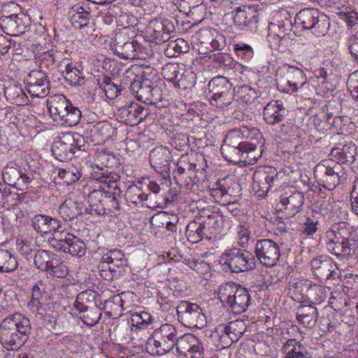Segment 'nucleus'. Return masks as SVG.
<instances>
[{"instance_id": "f257e3e1", "label": "nucleus", "mask_w": 358, "mask_h": 358, "mask_svg": "<svg viewBox=\"0 0 358 358\" xmlns=\"http://www.w3.org/2000/svg\"><path fill=\"white\" fill-rule=\"evenodd\" d=\"M352 235V228L346 222L334 224L326 232L327 250L340 260L358 259V240Z\"/></svg>"}, {"instance_id": "f03ea898", "label": "nucleus", "mask_w": 358, "mask_h": 358, "mask_svg": "<svg viewBox=\"0 0 358 358\" xmlns=\"http://www.w3.org/2000/svg\"><path fill=\"white\" fill-rule=\"evenodd\" d=\"M48 111L54 121L66 127H73L78 124L81 118V111L63 94H55L47 101Z\"/></svg>"}, {"instance_id": "7ed1b4c3", "label": "nucleus", "mask_w": 358, "mask_h": 358, "mask_svg": "<svg viewBox=\"0 0 358 358\" xmlns=\"http://www.w3.org/2000/svg\"><path fill=\"white\" fill-rule=\"evenodd\" d=\"M178 336V329L172 324L165 323L156 329L145 343L148 353L162 356L173 349Z\"/></svg>"}, {"instance_id": "20e7f679", "label": "nucleus", "mask_w": 358, "mask_h": 358, "mask_svg": "<svg viewBox=\"0 0 358 358\" xmlns=\"http://www.w3.org/2000/svg\"><path fill=\"white\" fill-rule=\"evenodd\" d=\"M110 48L114 54L126 59H145L150 55V49L123 33L115 35Z\"/></svg>"}, {"instance_id": "39448f33", "label": "nucleus", "mask_w": 358, "mask_h": 358, "mask_svg": "<svg viewBox=\"0 0 358 358\" xmlns=\"http://www.w3.org/2000/svg\"><path fill=\"white\" fill-rule=\"evenodd\" d=\"M314 175L320 186L329 190L334 189L345 172L341 163L331 159H324L315 167Z\"/></svg>"}, {"instance_id": "423d86ee", "label": "nucleus", "mask_w": 358, "mask_h": 358, "mask_svg": "<svg viewBox=\"0 0 358 358\" xmlns=\"http://www.w3.org/2000/svg\"><path fill=\"white\" fill-rule=\"evenodd\" d=\"M306 80V74L301 69L288 64L279 68L275 76L278 90L290 94L303 87Z\"/></svg>"}, {"instance_id": "0eeeda50", "label": "nucleus", "mask_w": 358, "mask_h": 358, "mask_svg": "<svg viewBox=\"0 0 358 358\" xmlns=\"http://www.w3.org/2000/svg\"><path fill=\"white\" fill-rule=\"evenodd\" d=\"M164 78L180 90L192 89L196 80L192 68H186L183 64L167 63L162 68Z\"/></svg>"}, {"instance_id": "6e6552de", "label": "nucleus", "mask_w": 358, "mask_h": 358, "mask_svg": "<svg viewBox=\"0 0 358 358\" xmlns=\"http://www.w3.org/2000/svg\"><path fill=\"white\" fill-rule=\"evenodd\" d=\"M295 23L301 25L303 29L311 30L317 36H324L330 27L329 17L316 8L300 10L296 15Z\"/></svg>"}, {"instance_id": "1a4fd4ad", "label": "nucleus", "mask_w": 358, "mask_h": 358, "mask_svg": "<svg viewBox=\"0 0 358 358\" xmlns=\"http://www.w3.org/2000/svg\"><path fill=\"white\" fill-rule=\"evenodd\" d=\"M94 179L107 185L109 190L103 191L105 204L108 206V210L114 212L120 209V200L122 198V192L117 184L120 179L118 174L106 170L103 173H96Z\"/></svg>"}, {"instance_id": "9d476101", "label": "nucleus", "mask_w": 358, "mask_h": 358, "mask_svg": "<svg viewBox=\"0 0 358 358\" xmlns=\"http://www.w3.org/2000/svg\"><path fill=\"white\" fill-rule=\"evenodd\" d=\"M50 244L56 250L69 252L74 257H83L86 252L85 243L66 230L55 234L50 239Z\"/></svg>"}, {"instance_id": "9b49d317", "label": "nucleus", "mask_w": 358, "mask_h": 358, "mask_svg": "<svg viewBox=\"0 0 358 358\" xmlns=\"http://www.w3.org/2000/svg\"><path fill=\"white\" fill-rule=\"evenodd\" d=\"M176 308L178 320L185 327L201 329L206 325V317L197 303L182 301Z\"/></svg>"}, {"instance_id": "f8f14e48", "label": "nucleus", "mask_w": 358, "mask_h": 358, "mask_svg": "<svg viewBox=\"0 0 358 358\" xmlns=\"http://www.w3.org/2000/svg\"><path fill=\"white\" fill-rule=\"evenodd\" d=\"M210 101L213 106L223 108L229 106L233 101L234 94L231 92V84L224 76H217L211 79L208 85Z\"/></svg>"}, {"instance_id": "ddd939ff", "label": "nucleus", "mask_w": 358, "mask_h": 358, "mask_svg": "<svg viewBox=\"0 0 358 358\" xmlns=\"http://www.w3.org/2000/svg\"><path fill=\"white\" fill-rule=\"evenodd\" d=\"M17 320H6L5 318L0 324V343L8 350H16L22 346L28 340L29 335L21 333L15 328Z\"/></svg>"}, {"instance_id": "4468645a", "label": "nucleus", "mask_w": 358, "mask_h": 358, "mask_svg": "<svg viewBox=\"0 0 358 358\" xmlns=\"http://www.w3.org/2000/svg\"><path fill=\"white\" fill-rule=\"evenodd\" d=\"M310 265L313 275L321 282L336 281L340 276L336 263L328 256H317L311 260Z\"/></svg>"}, {"instance_id": "2eb2a0df", "label": "nucleus", "mask_w": 358, "mask_h": 358, "mask_svg": "<svg viewBox=\"0 0 358 358\" xmlns=\"http://www.w3.org/2000/svg\"><path fill=\"white\" fill-rule=\"evenodd\" d=\"M175 27L167 19H153L150 21L146 29L147 37L157 45L169 41L171 34L174 32Z\"/></svg>"}, {"instance_id": "dca6fc26", "label": "nucleus", "mask_w": 358, "mask_h": 358, "mask_svg": "<svg viewBox=\"0 0 358 358\" xmlns=\"http://www.w3.org/2000/svg\"><path fill=\"white\" fill-rule=\"evenodd\" d=\"M255 252L260 263L266 266H273L276 264L280 256L278 244L270 239L257 241Z\"/></svg>"}, {"instance_id": "f3484780", "label": "nucleus", "mask_w": 358, "mask_h": 358, "mask_svg": "<svg viewBox=\"0 0 358 358\" xmlns=\"http://www.w3.org/2000/svg\"><path fill=\"white\" fill-rule=\"evenodd\" d=\"M30 24V17L24 13L3 15L0 18L2 31L10 36H16L25 33Z\"/></svg>"}, {"instance_id": "a211bd4d", "label": "nucleus", "mask_w": 358, "mask_h": 358, "mask_svg": "<svg viewBox=\"0 0 358 358\" xmlns=\"http://www.w3.org/2000/svg\"><path fill=\"white\" fill-rule=\"evenodd\" d=\"M149 109L136 103L131 102L119 108L117 115L121 122L136 126L149 115Z\"/></svg>"}, {"instance_id": "6ab92c4d", "label": "nucleus", "mask_w": 358, "mask_h": 358, "mask_svg": "<svg viewBox=\"0 0 358 358\" xmlns=\"http://www.w3.org/2000/svg\"><path fill=\"white\" fill-rule=\"evenodd\" d=\"M171 152L165 147L155 148L150 154V162L154 169L163 179H169L171 172Z\"/></svg>"}, {"instance_id": "aec40b11", "label": "nucleus", "mask_w": 358, "mask_h": 358, "mask_svg": "<svg viewBox=\"0 0 358 358\" xmlns=\"http://www.w3.org/2000/svg\"><path fill=\"white\" fill-rule=\"evenodd\" d=\"M28 93L34 97H45L50 92V82L48 76L41 71H32L27 82Z\"/></svg>"}, {"instance_id": "412c9836", "label": "nucleus", "mask_w": 358, "mask_h": 358, "mask_svg": "<svg viewBox=\"0 0 358 358\" xmlns=\"http://www.w3.org/2000/svg\"><path fill=\"white\" fill-rule=\"evenodd\" d=\"M2 176L5 182L19 190L26 189L34 179L31 173H24L20 169L15 167H6Z\"/></svg>"}, {"instance_id": "4be33fe9", "label": "nucleus", "mask_w": 358, "mask_h": 358, "mask_svg": "<svg viewBox=\"0 0 358 358\" xmlns=\"http://www.w3.org/2000/svg\"><path fill=\"white\" fill-rule=\"evenodd\" d=\"M73 141L71 133H65L54 141L51 150L57 160L64 162L72 159L74 155Z\"/></svg>"}, {"instance_id": "5701e85b", "label": "nucleus", "mask_w": 358, "mask_h": 358, "mask_svg": "<svg viewBox=\"0 0 358 358\" xmlns=\"http://www.w3.org/2000/svg\"><path fill=\"white\" fill-rule=\"evenodd\" d=\"M31 226L37 233H52V236L57 232L64 231L62 223L59 220L43 214H38L32 217Z\"/></svg>"}, {"instance_id": "b1692460", "label": "nucleus", "mask_w": 358, "mask_h": 358, "mask_svg": "<svg viewBox=\"0 0 358 358\" xmlns=\"http://www.w3.org/2000/svg\"><path fill=\"white\" fill-rule=\"evenodd\" d=\"M59 71L62 72L66 83L72 86H82L85 80L83 73L73 64L69 59H63L58 64Z\"/></svg>"}, {"instance_id": "393cba45", "label": "nucleus", "mask_w": 358, "mask_h": 358, "mask_svg": "<svg viewBox=\"0 0 358 358\" xmlns=\"http://www.w3.org/2000/svg\"><path fill=\"white\" fill-rule=\"evenodd\" d=\"M220 263L231 272L238 273L245 271L246 259L241 249L233 248L229 253L222 255Z\"/></svg>"}, {"instance_id": "a878e982", "label": "nucleus", "mask_w": 358, "mask_h": 358, "mask_svg": "<svg viewBox=\"0 0 358 358\" xmlns=\"http://www.w3.org/2000/svg\"><path fill=\"white\" fill-rule=\"evenodd\" d=\"M304 203V196L299 191L285 192L280 197V203L287 215L294 216L298 213Z\"/></svg>"}, {"instance_id": "bb28decb", "label": "nucleus", "mask_w": 358, "mask_h": 358, "mask_svg": "<svg viewBox=\"0 0 358 358\" xmlns=\"http://www.w3.org/2000/svg\"><path fill=\"white\" fill-rule=\"evenodd\" d=\"M285 342L282 346L285 358H312L307 348L295 338L283 337Z\"/></svg>"}, {"instance_id": "cd10ccee", "label": "nucleus", "mask_w": 358, "mask_h": 358, "mask_svg": "<svg viewBox=\"0 0 358 358\" xmlns=\"http://www.w3.org/2000/svg\"><path fill=\"white\" fill-rule=\"evenodd\" d=\"M199 42L202 45L206 46L210 52L222 50L226 47L225 37L220 33L205 30L200 32Z\"/></svg>"}, {"instance_id": "c85d7f7f", "label": "nucleus", "mask_w": 358, "mask_h": 358, "mask_svg": "<svg viewBox=\"0 0 358 358\" xmlns=\"http://www.w3.org/2000/svg\"><path fill=\"white\" fill-rule=\"evenodd\" d=\"M318 317L317 308L313 304H302L297 308V321L306 327L313 328L315 326Z\"/></svg>"}, {"instance_id": "c756f323", "label": "nucleus", "mask_w": 358, "mask_h": 358, "mask_svg": "<svg viewBox=\"0 0 358 358\" xmlns=\"http://www.w3.org/2000/svg\"><path fill=\"white\" fill-rule=\"evenodd\" d=\"M239 148H232L227 145H222L221 153L223 157L229 162L238 164L240 167L246 166V161L241 157L246 152V143H238Z\"/></svg>"}, {"instance_id": "7c9ffc66", "label": "nucleus", "mask_w": 358, "mask_h": 358, "mask_svg": "<svg viewBox=\"0 0 358 358\" xmlns=\"http://www.w3.org/2000/svg\"><path fill=\"white\" fill-rule=\"evenodd\" d=\"M285 108L278 101H271L264 108V119L268 124H275L285 117Z\"/></svg>"}, {"instance_id": "2f4dec72", "label": "nucleus", "mask_w": 358, "mask_h": 358, "mask_svg": "<svg viewBox=\"0 0 358 358\" xmlns=\"http://www.w3.org/2000/svg\"><path fill=\"white\" fill-rule=\"evenodd\" d=\"M245 66L241 62H237L234 65V74L236 76L235 80L236 85L234 88V96L236 97L237 101L242 103H245V81L246 80V74H245Z\"/></svg>"}, {"instance_id": "473e14b6", "label": "nucleus", "mask_w": 358, "mask_h": 358, "mask_svg": "<svg viewBox=\"0 0 358 358\" xmlns=\"http://www.w3.org/2000/svg\"><path fill=\"white\" fill-rule=\"evenodd\" d=\"M4 95L7 100L17 106L26 105L29 101L21 86L16 83L6 87L4 88Z\"/></svg>"}, {"instance_id": "72a5a7b5", "label": "nucleus", "mask_w": 358, "mask_h": 358, "mask_svg": "<svg viewBox=\"0 0 358 358\" xmlns=\"http://www.w3.org/2000/svg\"><path fill=\"white\" fill-rule=\"evenodd\" d=\"M348 117L343 116H336L333 117L331 113H326L324 112H322L315 115L314 122L315 125H320V123L324 122L328 126H331L335 128L336 130L342 129L343 127H344L348 122Z\"/></svg>"}, {"instance_id": "f704fd0d", "label": "nucleus", "mask_w": 358, "mask_h": 358, "mask_svg": "<svg viewBox=\"0 0 358 358\" xmlns=\"http://www.w3.org/2000/svg\"><path fill=\"white\" fill-rule=\"evenodd\" d=\"M357 147L355 143L350 142L343 145V148H334L331 154L342 162L352 163L357 155Z\"/></svg>"}, {"instance_id": "c9c22d12", "label": "nucleus", "mask_w": 358, "mask_h": 358, "mask_svg": "<svg viewBox=\"0 0 358 358\" xmlns=\"http://www.w3.org/2000/svg\"><path fill=\"white\" fill-rule=\"evenodd\" d=\"M104 194L103 191L94 190L89 194V203L90 210L87 213L102 215L106 213L104 201L103 199Z\"/></svg>"}, {"instance_id": "e433bc0d", "label": "nucleus", "mask_w": 358, "mask_h": 358, "mask_svg": "<svg viewBox=\"0 0 358 358\" xmlns=\"http://www.w3.org/2000/svg\"><path fill=\"white\" fill-rule=\"evenodd\" d=\"M271 348L266 341L254 340L248 343V352L250 358H266L271 353Z\"/></svg>"}, {"instance_id": "4c0bfd02", "label": "nucleus", "mask_w": 358, "mask_h": 358, "mask_svg": "<svg viewBox=\"0 0 358 358\" xmlns=\"http://www.w3.org/2000/svg\"><path fill=\"white\" fill-rule=\"evenodd\" d=\"M223 329L225 336H228L232 342H236L245 332L246 324L244 320H235L223 327Z\"/></svg>"}, {"instance_id": "58836bf2", "label": "nucleus", "mask_w": 358, "mask_h": 358, "mask_svg": "<svg viewBox=\"0 0 358 358\" xmlns=\"http://www.w3.org/2000/svg\"><path fill=\"white\" fill-rule=\"evenodd\" d=\"M153 74L157 75V71L150 68H147L143 73V86L137 94L136 99L142 101L145 103H148L150 86L152 84V76Z\"/></svg>"}, {"instance_id": "ea45409f", "label": "nucleus", "mask_w": 358, "mask_h": 358, "mask_svg": "<svg viewBox=\"0 0 358 358\" xmlns=\"http://www.w3.org/2000/svg\"><path fill=\"white\" fill-rule=\"evenodd\" d=\"M189 50L188 43L183 38H177L169 42L164 54L168 57H175L187 53Z\"/></svg>"}, {"instance_id": "a19ab883", "label": "nucleus", "mask_w": 358, "mask_h": 358, "mask_svg": "<svg viewBox=\"0 0 358 358\" xmlns=\"http://www.w3.org/2000/svg\"><path fill=\"white\" fill-rule=\"evenodd\" d=\"M99 85L109 99H115L122 90L114 80L108 76H104L101 80H99Z\"/></svg>"}, {"instance_id": "79ce46f5", "label": "nucleus", "mask_w": 358, "mask_h": 358, "mask_svg": "<svg viewBox=\"0 0 358 358\" xmlns=\"http://www.w3.org/2000/svg\"><path fill=\"white\" fill-rule=\"evenodd\" d=\"M235 314H241L246 310V289H236L229 303Z\"/></svg>"}, {"instance_id": "37998d69", "label": "nucleus", "mask_w": 358, "mask_h": 358, "mask_svg": "<svg viewBox=\"0 0 358 358\" xmlns=\"http://www.w3.org/2000/svg\"><path fill=\"white\" fill-rule=\"evenodd\" d=\"M78 203L71 199L65 200L59 207V213L65 221H69L81 214Z\"/></svg>"}, {"instance_id": "c03bdc74", "label": "nucleus", "mask_w": 358, "mask_h": 358, "mask_svg": "<svg viewBox=\"0 0 358 358\" xmlns=\"http://www.w3.org/2000/svg\"><path fill=\"white\" fill-rule=\"evenodd\" d=\"M97 161L101 166L105 167V169H103L99 166H97V169L99 171V173H103L106 170L110 171L109 170L110 169H112L113 167H115L119 164V159L116 157L113 154L108 152H99L97 155ZM96 173H98V171H95L94 173V178Z\"/></svg>"}, {"instance_id": "a18cd8bd", "label": "nucleus", "mask_w": 358, "mask_h": 358, "mask_svg": "<svg viewBox=\"0 0 358 358\" xmlns=\"http://www.w3.org/2000/svg\"><path fill=\"white\" fill-rule=\"evenodd\" d=\"M52 262L49 265V268L45 271L51 275L57 278H64L69 273V269L64 261L57 255L55 256Z\"/></svg>"}, {"instance_id": "49530a36", "label": "nucleus", "mask_w": 358, "mask_h": 358, "mask_svg": "<svg viewBox=\"0 0 358 358\" xmlns=\"http://www.w3.org/2000/svg\"><path fill=\"white\" fill-rule=\"evenodd\" d=\"M204 229V223L192 221L186 227V236L189 241L196 243L203 238Z\"/></svg>"}, {"instance_id": "de8ad7c7", "label": "nucleus", "mask_w": 358, "mask_h": 358, "mask_svg": "<svg viewBox=\"0 0 358 358\" xmlns=\"http://www.w3.org/2000/svg\"><path fill=\"white\" fill-rule=\"evenodd\" d=\"M17 267L15 257L8 250H0V272L10 273Z\"/></svg>"}, {"instance_id": "09e8293b", "label": "nucleus", "mask_w": 358, "mask_h": 358, "mask_svg": "<svg viewBox=\"0 0 358 358\" xmlns=\"http://www.w3.org/2000/svg\"><path fill=\"white\" fill-rule=\"evenodd\" d=\"M264 139L262 133L255 128L248 129V158L250 151L254 149H263Z\"/></svg>"}, {"instance_id": "8fccbe9b", "label": "nucleus", "mask_w": 358, "mask_h": 358, "mask_svg": "<svg viewBox=\"0 0 358 358\" xmlns=\"http://www.w3.org/2000/svg\"><path fill=\"white\" fill-rule=\"evenodd\" d=\"M56 254L52 252L39 250L34 255V264L36 266L42 271H45L49 268L50 264L52 262Z\"/></svg>"}, {"instance_id": "3c124183", "label": "nucleus", "mask_w": 358, "mask_h": 358, "mask_svg": "<svg viewBox=\"0 0 358 358\" xmlns=\"http://www.w3.org/2000/svg\"><path fill=\"white\" fill-rule=\"evenodd\" d=\"M70 21L73 27L81 29L86 27L90 21V13L83 7H79L76 11L73 10L70 16Z\"/></svg>"}, {"instance_id": "603ef678", "label": "nucleus", "mask_w": 358, "mask_h": 358, "mask_svg": "<svg viewBox=\"0 0 358 358\" xmlns=\"http://www.w3.org/2000/svg\"><path fill=\"white\" fill-rule=\"evenodd\" d=\"M307 296L312 300L310 304L313 305L321 303L327 296L324 287L321 285H312L310 282H308Z\"/></svg>"}, {"instance_id": "864d4df0", "label": "nucleus", "mask_w": 358, "mask_h": 358, "mask_svg": "<svg viewBox=\"0 0 358 358\" xmlns=\"http://www.w3.org/2000/svg\"><path fill=\"white\" fill-rule=\"evenodd\" d=\"M308 281L300 280L294 283H289V293L291 297L296 301H301L303 299L305 292H308Z\"/></svg>"}, {"instance_id": "5fc2aeb1", "label": "nucleus", "mask_w": 358, "mask_h": 358, "mask_svg": "<svg viewBox=\"0 0 358 358\" xmlns=\"http://www.w3.org/2000/svg\"><path fill=\"white\" fill-rule=\"evenodd\" d=\"M194 335L192 334H185L178 336L175 347L180 355L188 356V352L190 350L191 345H194Z\"/></svg>"}, {"instance_id": "6e6d98bb", "label": "nucleus", "mask_w": 358, "mask_h": 358, "mask_svg": "<svg viewBox=\"0 0 358 358\" xmlns=\"http://www.w3.org/2000/svg\"><path fill=\"white\" fill-rule=\"evenodd\" d=\"M101 315L102 314L100 309L94 305L83 314V315L80 316V319L86 326L92 327L99 322Z\"/></svg>"}, {"instance_id": "4d7b16f0", "label": "nucleus", "mask_w": 358, "mask_h": 358, "mask_svg": "<svg viewBox=\"0 0 358 358\" xmlns=\"http://www.w3.org/2000/svg\"><path fill=\"white\" fill-rule=\"evenodd\" d=\"M152 316L148 312L135 313L131 315V326L138 329H145L152 322Z\"/></svg>"}, {"instance_id": "13d9d810", "label": "nucleus", "mask_w": 358, "mask_h": 358, "mask_svg": "<svg viewBox=\"0 0 358 358\" xmlns=\"http://www.w3.org/2000/svg\"><path fill=\"white\" fill-rule=\"evenodd\" d=\"M6 320H17L18 322L15 324V328L21 330V333L27 334L28 335L30 334L31 327L30 324V320L28 317H25L22 314L20 313H15L13 314H10L5 317Z\"/></svg>"}, {"instance_id": "bf43d9fd", "label": "nucleus", "mask_w": 358, "mask_h": 358, "mask_svg": "<svg viewBox=\"0 0 358 358\" xmlns=\"http://www.w3.org/2000/svg\"><path fill=\"white\" fill-rule=\"evenodd\" d=\"M126 196L131 203L137 206L143 201H146L148 195L144 193L138 186L131 185L126 192Z\"/></svg>"}, {"instance_id": "052dcab7", "label": "nucleus", "mask_w": 358, "mask_h": 358, "mask_svg": "<svg viewBox=\"0 0 358 358\" xmlns=\"http://www.w3.org/2000/svg\"><path fill=\"white\" fill-rule=\"evenodd\" d=\"M48 299L45 285L40 280L32 287L31 298L29 303L47 302Z\"/></svg>"}, {"instance_id": "680f3d73", "label": "nucleus", "mask_w": 358, "mask_h": 358, "mask_svg": "<svg viewBox=\"0 0 358 358\" xmlns=\"http://www.w3.org/2000/svg\"><path fill=\"white\" fill-rule=\"evenodd\" d=\"M46 302L28 303L27 307L38 320H46L49 315L47 313Z\"/></svg>"}, {"instance_id": "e2e57ef3", "label": "nucleus", "mask_w": 358, "mask_h": 358, "mask_svg": "<svg viewBox=\"0 0 358 358\" xmlns=\"http://www.w3.org/2000/svg\"><path fill=\"white\" fill-rule=\"evenodd\" d=\"M58 176L67 185H71L78 181L81 174L77 169H60L58 171Z\"/></svg>"}, {"instance_id": "0e129e2a", "label": "nucleus", "mask_w": 358, "mask_h": 358, "mask_svg": "<svg viewBox=\"0 0 358 358\" xmlns=\"http://www.w3.org/2000/svg\"><path fill=\"white\" fill-rule=\"evenodd\" d=\"M243 131L239 129H234L227 134L222 145H227L232 148H239L238 143H245L243 141L244 138Z\"/></svg>"}, {"instance_id": "69168bd1", "label": "nucleus", "mask_w": 358, "mask_h": 358, "mask_svg": "<svg viewBox=\"0 0 358 358\" xmlns=\"http://www.w3.org/2000/svg\"><path fill=\"white\" fill-rule=\"evenodd\" d=\"M159 78L157 75H152V84L150 86V92L149 96L148 103L150 104H156L157 102L160 101L163 99L162 91L161 88L158 86L157 83L159 82Z\"/></svg>"}, {"instance_id": "338daca9", "label": "nucleus", "mask_w": 358, "mask_h": 358, "mask_svg": "<svg viewBox=\"0 0 358 358\" xmlns=\"http://www.w3.org/2000/svg\"><path fill=\"white\" fill-rule=\"evenodd\" d=\"M235 286L232 283H226L222 285L219 290V298L223 303H227L229 304L233 294H234Z\"/></svg>"}, {"instance_id": "774afa93", "label": "nucleus", "mask_w": 358, "mask_h": 358, "mask_svg": "<svg viewBox=\"0 0 358 358\" xmlns=\"http://www.w3.org/2000/svg\"><path fill=\"white\" fill-rule=\"evenodd\" d=\"M99 269L101 276L106 280H110L115 276V271H113L109 261H103V256L99 264Z\"/></svg>"}]
</instances>
